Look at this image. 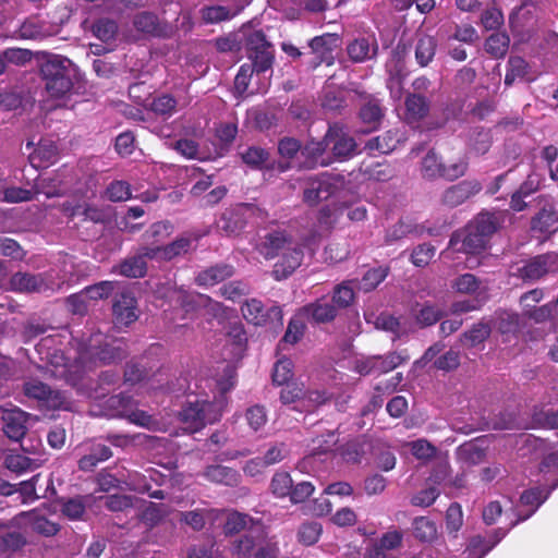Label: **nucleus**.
I'll return each instance as SVG.
<instances>
[{
  "mask_svg": "<svg viewBox=\"0 0 558 558\" xmlns=\"http://www.w3.org/2000/svg\"><path fill=\"white\" fill-rule=\"evenodd\" d=\"M129 355L124 341L101 333L93 335L78 349L77 356L72 364L59 351L48 354L47 364L54 366V376H61L72 386L78 385L87 372L97 367L118 364Z\"/></svg>",
  "mask_w": 558,
  "mask_h": 558,
  "instance_id": "f257e3e1",
  "label": "nucleus"
},
{
  "mask_svg": "<svg viewBox=\"0 0 558 558\" xmlns=\"http://www.w3.org/2000/svg\"><path fill=\"white\" fill-rule=\"evenodd\" d=\"M45 88L50 97L62 98L73 87L72 62L61 56H52L40 66Z\"/></svg>",
  "mask_w": 558,
  "mask_h": 558,
  "instance_id": "f03ea898",
  "label": "nucleus"
},
{
  "mask_svg": "<svg viewBox=\"0 0 558 558\" xmlns=\"http://www.w3.org/2000/svg\"><path fill=\"white\" fill-rule=\"evenodd\" d=\"M500 219L496 214L480 213L465 227L462 248L465 253H480L485 250L493 234L499 229Z\"/></svg>",
  "mask_w": 558,
  "mask_h": 558,
  "instance_id": "7ed1b4c3",
  "label": "nucleus"
},
{
  "mask_svg": "<svg viewBox=\"0 0 558 558\" xmlns=\"http://www.w3.org/2000/svg\"><path fill=\"white\" fill-rule=\"evenodd\" d=\"M222 416V403L207 400L187 402L179 412V418L191 434L203 429L207 424L218 422Z\"/></svg>",
  "mask_w": 558,
  "mask_h": 558,
  "instance_id": "20e7f679",
  "label": "nucleus"
},
{
  "mask_svg": "<svg viewBox=\"0 0 558 558\" xmlns=\"http://www.w3.org/2000/svg\"><path fill=\"white\" fill-rule=\"evenodd\" d=\"M23 393L28 399L35 400L38 407L46 410H70L71 401L65 392L52 389L37 378H29L23 383Z\"/></svg>",
  "mask_w": 558,
  "mask_h": 558,
  "instance_id": "39448f33",
  "label": "nucleus"
},
{
  "mask_svg": "<svg viewBox=\"0 0 558 558\" xmlns=\"http://www.w3.org/2000/svg\"><path fill=\"white\" fill-rule=\"evenodd\" d=\"M244 47L247 58L254 64L256 73L270 70L275 60V49L262 29L245 35Z\"/></svg>",
  "mask_w": 558,
  "mask_h": 558,
  "instance_id": "423d86ee",
  "label": "nucleus"
},
{
  "mask_svg": "<svg viewBox=\"0 0 558 558\" xmlns=\"http://www.w3.org/2000/svg\"><path fill=\"white\" fill-rule=\"evenodd\" d=\"M262 214L263 210L254 204H236L221 214L217 221V228L228 236L239 235L245 229L248 218Z\"/></svg>",
  "mask_w": 558,
  "mask_h": 558,
  "instance_id": "0eeeda50",
  "label": "nucleus"
},
{
  "mask_svg": "<svg viewBox=\"0 0 558 558\" xmlns=\"http://www.w3.org/2000/svg\"><path fill=\"white\" fill-rule=\"evenodd\" d=\"M241 311L243 317L255 326H282L283 314L278 305L266 308L260 300L250 299L242 305Z\"/></svg>",
  "mask_w": 558,
  "mask_h": 558,
  "instance_id": "6e6552de",
  "label": "nucleus"
},
{
  "mask_svg": "<svg viewBox=\"0 0 558 558\" xmlns=\"http://www.w3.org/2000/svg\"><path fill=\"white\" fill-rule=\"evenodd\" d=\"M325 138L327 147H330L333 158L338 161L349 160L356 154L357 144L354 137L339 123L329 125Z\"/></svg>",
  "mask_w": 558,
  "mask_h": 558,
  "instance_id": "1a4fd4ad",
  "label": "nucleus"
},
{
  "mask_svg": "<svg viewBox=\"0 0 558 558\" xmlns=\"http://www.w3.org/2000/svg\"><path fill=\"white\" fill-rule=\"evenodd\" d=\"M555 272H558V254L554 252L537 255L518 269L519 277L525 281H535Z\"/></svg>",
  "mask_w": 558,
  "mask_h": 558,
  "instance_id": "9d476101",
  "label": "nucleus"
},
{
  "mask_svg": "<svg viewBox=\"0 0 558 558\" xmlns=\"http://www.w3.org/2000/svg\"><path fill=\"white\" fill-rule=\"evenodd\" d=\"M340 36L333 33H325L312 38L308 43V47L314 54L312 61L313 68H317L323 63L326 65L333 64V51L340 46Z\"/></svg>",
  "mask_w": 558,
  "mask_h": 558,
  "instance_id": "9b49d317",
  "label": "nucleus"
},
{
  "mask_svg": "<svg viewBox=\"0 0 558 558\" xmlns=\"http://www.w3.org/2000/svg\"><path fill=\"white\" fill-rule=\"evenodd\" d=\"M112 315L114 324L120 327H128L138 319L137 301L133 292L124 290L114 295Z\"/></svg>",
  "mask_w": 558,
  "mask_h": 558,
  "instance_id": "f8f14e48",
  "label": "nucleus"
},
{
  "mask_svg": "<svg viewBox=\"0 0 558 558\" xmlns=\"http://www.w3.org/2000/svg\"><path fill=\"white\" fill-rule=\"evenodd\" d=\"M134 28L143 34L158 38H171L174 35V28L166 21L148 11L138 12L133 17Z\"/></svg>",
  "mask_w": 558,
  "mask_h": 558,
  "instance_id": "ddd939ff",
  "label": "nucleus"
},
{
  "mask_svg": "<svg viewBox=\"0 0 558 558\" xmlns=\"http://www.w3.org/2000/svg\"><path fill=\"white\" fill-rule=\"evenodd\" d=\"M279 256L271 271L272 277L278 281L287 279L301 266L304 258L303 245L295 241Z\"/></svg>",
  "mask_w": 558,
  "mask_h": 558,
  "instance_id": "4468645a",
  "label": "nucleus"
},
{
  "mask_svg": "<svg viewBox=\"0 0 558 558\" xmlns=\"http://www.w3.org/2000/svg\"><path fill=\"white\" fill-rule=\"evenodd\" d=\"M295 242L290 232L283 229H276L267 232L259 244V253L266 259H274Z\"/></svg>",
  "mask_w": 558,
  "mask_h": 558,
  "instance_id": "2eb2a0df",
  "label": "nucleus"
},
{
  "mask_svg": "<svg viewBox=\"0 0 558 558\" xmlns=\"http://www.w3.org/2000/svg\"><path fill=\"white\" fill-rule=\"evenodd\" d=\"M300 312L314 324L332 323L339 314L337 306L326 295L304 305Z\"/></svg>",
  "mask_w": 558,
  "mask_h": 558,
  "instance_id": "dca6fc26",
  "label": "nucleus"
},
{
  "mask_svg": "<svg viewBox=\"0 0 558 558\" xmlns=\"http://www.w3.org/2000/svg\"><path fill=\"white\" fill-rule=\"evenodd\" d=\"M325 136L320 141L311 140L303 146L301 145L302 161L299 163L300 169L312 170L317 167H327L331 163L330 158H325L327 150Z\"/></svg>",
  "mask_w": 558,
  "mask_h": 558,
  "instance_id": "f3484780",
  "label": "nucleus"
},
{
  "mask_svg": "<svg viewBox=\"0 0 558 558\" xmlns=\"http://www.w3.org/2000/svg\"><path fill=\"white\" fill-rule=\"evenodd\" d=\"M65 170H57L48 177L38 178L34 183L35 195L44 194L47 198L62 197L66 194Z\"/></svg>",
  "mask_w": 558,
  "mask_h": 558,
  "instance_id": "a211bd4d",
  "label": "nucleus"
},
{
  "mask_svg": "<svg viewBox=\"0 0 558 558\" xmlns=\"http://www.w3.org/2000/svg\"><path fill=\"white\" fill-rule=\"evenodd\" d=\"M347 52L353 62L361 63L377 56L378 43L374 36L355 38L347 46Z\"/></svg>",
  "mask_w": 558,
  "mask_h": 558,
  "instance_id": "6ab92c4d",
  "label": "nucleus"
},
{
  "mask_svg": "<svg viewBox=\"0 0 558 558\" xmlns=\"http://www.w3.org/2000/svg\"><path fill=\"white\" fill-rule=\"evenodd\" d=\"M12 290L17 292H45L48 286L43 274L15 272L10 278Z\"/></svg>",
  "mask_w": 558,
  "mask_h": 558,
  "instance_id": "aec40b11",
  "label": "nucleus"
},
{
  "mask_svg": "<svg viewBox=\"0 0 558 558\" xmlns=\"http://www.w3.org/2000/svg\"><path fill=\"white\" fill-rule=\"evenodd\" d=\"M234 274L233 266L229 264H216L197 274L195 282L201 287H213L231 278Z\"/></svg>",
  "mask_w": 558,
  "mask_h": 558,
  "instance_id": "412c9836",
  "label": "nucleus"
},
{
  "mask_svg": "<svg viewBox=\"0 0 558 558\" xmlns=\"http://www.w3.org/2000/svg\"><path fill=\"white\" fill-rule=\"evenodd\" d=\"M405 121L409 124L417 123L427 117L429 101L418 93H410L404 99Z\"/></svg>",
  "mask_w": 558,
  "mask_h": 558,
  "instance_id": "4be33fe9",
  "label": "nucleus"
},
{
  "mask_svg": "<svg viewBox=\"0 0 558 558\" xmlns=\"http://www.w3.org/2000/svg\"><path fill=\"white\" fill-rule=\"evenodd\" d=\"M531 229L539 233H553L558 229V213L546 203L531 220Z\"/></svg>",
  "mask_w": 558,
  "mask_h": 558,
  "instance_id": "5701e85b",
  "label": "nucleus"
},
{
  "mask_svg": "<svg viewBox=\"0 0 558 558\" xmlns=\"http://www.w3.org/2000/svg\"><path fill=\"white\" fill-rule=\"evenodd\" d=\"M112 457V450L109 446L93 442L88 447V452L81 457L77 462L78 469L84 472L93 471L98 463L109 460Z\"/></svg>",
  "mask_w": 558,
  "mask_h": 558,
  "instance_id": "b1692460",
  "label": "nucleus"
},
{
  "mask_svg": "<svg viewBox=\"0 0 558 558\" xmlns=\"http://www.w3.org/2000/svg\"><path fill=\"white\" fill-rule=\"evenodd\" d=\"M3 432L14 441H20L26 434V417L25 413L21 410L7 412L3 417Z\"/></svg>",
  "mask_w": 558,
  "mask_h": 558,
  "instance_id": "393cba45",
  "label": "nucleus"
},
{
  "mask_svg": "<svg viewBox=\"0 0 558 558\" xmlns=\"http://www.w3.org/2000/svg\"><path fill=\"white\" fill-rule=\"evenodd\" d=\"M204 476L213 483L230 487L238 486L241 478V475L236 470L221 464L207 466L205 469Z\"/></svg>",
  "mask_w": 558,
  "mask_h": 558,
  "instance_id": "a878e982",
  "label": "nucleus"
},
{
  "mask_svg": "<svg viewBox=\"0 0 558 558\" xmlns=\"http://www.w3.org/2000/svg\"><path fill=\"white\" fill-rule=\"evenodd\" d=\"M359 117L361 121L367 125V130L365 132L377 130L384 118V109L380 101L375 97H369L368 100L360 108Z\"/></svg>",
  "mask_w": 558,
  "mask_h": 558,
  "instance_id": "bb28decb",
  "label": "nucleus"
},
{
  "mask_svg": "<svg viewBox=\"0 0 558 558\" xmlns=\"http://www.w3.org/2000/svg\"><path fill=\"white\" fill-rule=\"evenodd\" d=\"M372 449V444L365 436H359L340 447V456L345 462L360 463L362 458Z\"/></svg>",
  "mask_w": 558,
  "mask_h": 558,
  "instance_id": "cd10ccee",
  "label": "nucleus"
},
{
  "mask_svg": "<svg viewBox=\"0 0 558 558\" xmlns=\"http://www.w3.org/2000/svg\"><path fill=\"white\" fill-rule=\"evenodd\" d=\"M146 109L163 120H168L178 111L177 98L168 93H161L147 104Z\"/></svg>",
  "mask_w": 558,
  "mask_h": 558,
  "instance_id": "c85d7f7f",
  "label": "nucleus"
},
{
  "mask_svg": "<svg viewBox=\"0 0 558 558\" xmlns=\"http://www.w3.org/2000/svg\"><path fill=\"white\" fill-rule=\"evenodd\" d=\"M26 544V535L21 531L0 529V555L10 557L21 550Z\"/></svg>",
  "mask_w": 558,
  "mask_h": 558,
  "instance_id": "c756f323",
  "label": "nucleus"
},
{
  "mask_svg": "<svg viewBox=\"0 0 558 558\" xmlns=\"http://www.w3.org/2000/svg\"><path fill=\"white\" fill-rule=\"evenodd\" d=\"M399 143V132L397 130H388L385 133L368 140L365 144V149L368 151L389 154L397 148Z\"/></svg>",
  "mask_w": 558,
  "mask_h": 558,
  "instance_id": "7c9ffc66",
  "label": "nucleus"
},
{
  "mask_svg": "<svg viewBox=\"0 0 558 558\" xmlns=\"http://www.w3.org/2000/svg\"><path fill=\"white\" fill-rule=\"evenodd\" d=\"M485 456V440L482 439L464 442L457 450L458 459L471 465L481 463Z\"/></svg>",
  "mask_w": 558,
  "mask_h": 558,
  "instance_id": "2f4dec72",
  "label": "nucleus"
},
{
  "mask_svg": "<svg viewBox=\"0 0 558 558\" xmlns=\"http://www.w3.org/2000/svg\"><path fill=\"white\" fill-rule=\"evenodd\" d=\"M240 158L250 169L263 171L270 161V153L260 146H250L240 153Z\"/></svg>",
  "mask_w": 558,
  "mask_h": 558,
  "instance_id": "473e14b6",
  "label": "nucleus"
},
{
  "mask_svg": "<svg viewBox=\"0 0 558 558\" xmlns=\"http://www.w3.org/2000/svg\"><path fill=\"white\" fill-rule=\"evenodd\" d=\"M241 9L226 5H205L199 13L205 24H218L230 21L240 13Z\"/></svg>",
  "mask_w": 558,
  "mask_h": 558,
  "instance_id": "72a5a7b5",
  "label": "nucleus"
},
{
  "mask_svg": "<svg viewBox=\"0 0 558 558\" xmlns=\"http://www.w3.org/2000/svg\"><path fill=\"white\" fill-rule=\"evenodd\" d=\"M437 43L433 36L418 33L415 44V60L420 66H427L434 59Z\"/></svg>",
  "mask_w": 558,
  "mask_h": 558,
  "instance_id": "f704fd0d",
  "label": "nucleus"
},
{
  "mask_svg": "<svg viewBox=\"0 0 558 558\" xmlns=\"http://www.w3.org/2000/svg\"><path fill=\"white\" fill-rule=\"evenodd\" d=\"M32 161L38 160L37 167H48L58 159V147L48 138H41L31 155Z\"/></svg>",
  "mask_w": 558,
  "mask_h": 558,
  "instance_id": "c9c22d12",
  "label": "nucleus"
},
{
  "mask_svg": "<svg viewBox=\"0 0 558 558\" xmlns=\"http://www.w3.org/2000/svg\"><path fill=\"white\" fill-rule=\"evenodd\" d=\"M352 283V280H344L333 287L329 300L337 306L338 312L350 307L354 303L355 292Z\"/></svg>",
  "mask_w": 558,
  "mask_h": 558,
  "instance_id": "e433bc0d",
  "label": "nucleus"
},
{
  "mask_svg": "<svg viewBox=\"0 0 558 558\" xmlns=\"http://www.w3.org/2000/svg\"><path fill=\"white\" fill-rule=\"evenodd\" d=\"M87 496L62 498L60 500L61 513L71 521L82 520L86 512Z\"/></svg>",
  "mask_w": 558,
  "mask_h": 558,
  "instance_id": "4c0bfd02",
  "label": "nucleus"
},
{
  "mask_svg": "<svg viewBox=\"0 0 558 558\" xmlns=\"http://www.w3.org/2000/svg\"><path fill=\"white\" fill-rule=\"evenodd\" d=\"M410 359L407 350L388 352L385 355H375L376 374H386L403 364Z\"/></svg>",
  "mask_w": 558,
  "mask_h": 558,
  "instance_id": "58836bf2",
  "label": "nucleus"
},
{
  "mask_svg": "<svg viewBox=\"0 0 558 558\" xmlns=\"http://www.w3.org/2000/svg\"><path fill=\"white\" fill-rule=\"evenodd\" d=\"M28 523L31 526V530L44 537H52L56 534L59 533L61 530V526L59 523L49 520L45 515L37 514V513H29L28 514Z\"/></svg>",
  "mask_w": 558,
  "mask_h": 558,
  "instance_id": "ea45409f",
  "label": "nucleus"
},
{
  "mask_svg": "<svg viewBox=\"0 0 558 558\" xmlns=\"http://www.w3.org/2000/svg\"><path fill=\"white\" fill-rule=\"evenodd\" d=\"M446 316V311L438 304L425 303L415 315L416 323L422 327H428L441 320Z\"/></svg>",
  "mask_w": 558,
  "mask_h": 558,
  "instance_id": "a19ab883",
  "label": "nucleus"
},
{
  "mask_svg": "<svg viewBox=\"0 0 558 558\" xmlns=\"http://www.w3.org/2000/svg\"><path fill=\"white\" fill-rule=\"evenodd\" d=\"M136 401L133 397L121 392L109 397L105 407L112 412L113 416L125 418Z\"/></svg>",
  "mask_w": 558,
  "mask_h": 558,
  "instance_id": "79ce46f5",
  "label": "nucleus"
},
{
  "mask_svg": "<svg viewBox=\"0 0 558 558\" xmlns=\"http://www.w3.org/2000/svg\"><path fill=\"white\" fill-rule=\"evenodd\" d=\"M118 272L128 278H143L147 274V262L136 254L123 259L118 265Z\"/></svg>",
  "mask_w": 558,
  "mask_h": 558,
  "instance_id": "37998d69",
  "label": "nucleus"
},
{
  "mask_svg": "<svg viewBox=\"0 0 558 558\" xmlns=\"http://www.w3.org/2000/svg\"><path fill=\"white\" fill-rule=\"evenodd\" d=\"M530 71L529 63L521 57H510L508 60L505 84L511 86L517 80L526 78Z\"/></svg>",
  "mask_w": 558,
  "mask_h": 558,
  "instance_id": "c03bdc74",
  "label": "nucleus"
},
{
  "mask_svg": "<svg viewBox=\"0 0 558 558\" xmlns=\"http://www.w3.org/2000/svg\"><path fill=\"white\" fill-rule=\"evenodd\" d=\"M534 0H521V5L517 8L509 16V23L512 32H521L525 26V21L533 14Z\"/></svg>",
  "mask_w": 558,
  "mask_h": 558,
  "instance_id": "a18cd8bd",
  "label": "nucleus"
},
{
  "mask_svg": "<svg viewBox=\"0 0 558 558\" xmlns=\"http://www.w3.org/2000/svg\"><path fill=\"white\" fill-rule=\"evenodd\" d=\"M422 232L423 227H418L411 223L410 221L400 219L396 225H393L390 229L387 230L385 235V242L391 244L392 242L403 239L409 234H421Z\"/></svg>",
  "mask_w": 558,
  "mask_h": 558,
  "instance_id": "49530a36",
  "label": "nucleus"
},
{
  "mask_svg": "<svg viewBox=\"0 0 558 558\" xmlns=\"http://www.w3.org/2000/svg\"><path fill=\"white\" fill-rule=\"evenodd\" d=\"M446 167L434 150H429L422 160L424 178L436 179L445 177Z\"/></svg>",
  "mask_w": 558,
  "mask_h": 558,
  "instance_id": "de8ad7c7",
  "label": "nucleus"
},
{
  "mask_svg": "<svg viewBox=\"0 0 558 558\" xmlns=\"http://www.w3.org/2000/svg\"><path fill=\"white\" fill-rule=\"evenodd\" d=\"M509 36L504 32L493 33L485 43V50L494 58H502L509 48Z\"/></svg>",
  "mask_w": 558,
  "mask_h": 558,
  "instance_id": "09e8293b",
  "label": "nucleus"
},
{
  "mask_svg": "<svg viewBox=\"0 0 558 558\" xmlns=\"http://www.w3.org/2000/svg\"><path fill=\"white\" fill-rule=\"evenodd\" d=\"M93 34L104 43L113 40L118 34V24L114 20L101 17L95 21L92 27Z\"/></svg>",
  "mask_w": 558,
  "mask_h": 558,
  "instance_id": "8fccbe9b",
  "label": "nucleus"
},
{
  "mask_svg": "<svg viewBox=\"0 0 558 558\" xmlns=\"http://www.w3.org/2000/svg\"><path fill=\"white\" fill-rule=\"evenodd\" d=\"M105 197L112 203L130 199L132 197L130 183L123 180H113L106 187Z\"/></svg>",
  "mask_w": 558,
  "mask_h": 558,
  "instance_id": "3c124183",
  "label": "nucleus"
},
{
  "mask_svg": "<svg viewBox=\"0 0 558 558\" xmlns=\"http://www.w3.org/2000/svg\"><path fill=\"white\" fill-rule=\"evenodd\" d=\"M362 173L369 180L387 182L393 177V169L390 165L384 162H374L361 166Z\"/></svg>",
  "mask_w": 558,
  "mask_h": 558,
  "instance_id": "603ef678",
  "label": "nucleus"
},
{
  "mask_svg": "<svg viewBox=\"0 0 558 558\" xmlns=\"http://www.w3.org/2000/svg\"><path fill=\"white\" fill-rule=\"evenodd\" d=\"M172 230L173 226L170 221H157L145 231L143 239L146 243L156 244L168 238Z\"/></svg>",
  "mask_w": 558,
  "mask_h": 558,
  "instance_id": "864d4df0",
  "label": "nucleus"
},
{
  "mask_svg": "<svg viewBox=\"0 0 558 558\" xmlns=\"http://www.w3.org/2000/svg\"><path fill=\"white\" fill-rule=\"evenodd\" d=\"M292 477L288 472H276L270 481V492L277 498L288 497L292 488Z\"/></svg>",
  "mask_w": 558,
  "mask_h": 558,
  "instance_id": "5fc2aeb1",
  "label": "nucleus"
},
{
  "mask_svg": "<svg viewBox=\"0 0 558 558\" xmlns=\"http://www.w3.org/2000/svg\"><path fill=\"white\" fill-rule=\"evenodd\" d=\"M256 550V538L251 534H243L232 543V555L236 558H252Z\"/></svg>",
  "mask_w": 558,
  "mask_h": 558,
  "instance_id": "6e6d98bb",
  "label": "nucleus"
},
{
  "mask_svg": "<svg viewBox=\"0 0 558 558\" xmlns=\"http://www.w3.org/2000/svg\"><path fill=\"white\" fill-rule=\"evenodd\" d=\"M486 293L465 295L456 293V314L478 310L486 301Z\"/></svg>",
  "mask_w": 558,
  "mask_h": 558,
  "instance_id": "4d7b16f0",
  "label": "nucleus"
},
{
  "mask_svg": "<svg viewBox=\"0 0 558 558\" xmlns=\"http://www.w3.org/2000/svg\"><path fill=\"white\" fill-rule=\"evenodd\" d=\"M388 276V268L386 267H376L368 269L362 277L360 282V288L369 292L376 289Z\"/></svg>",
  "mask_w": 558,
  "mask_h": 558,
  "instance_id": "13d9d810",
  "label": "nucleus"
},
{
  "mask_svg": "<svg viewBox=\"0 0 558 558\" xmlns=\"http://www.w3.org/2000/svg\"><path fill=\"white\" fill-rule=\"evenodd\" d=\"M496 327L502 335H514L521 329L520 316L512 312H501L498 315Z\"/></svg>",
  "mask_w": 558,
  "mask_h": 558,
  "instance_id": "bf43d9fd",
  "label": "nucleus"
},
{
  "mask_svg": "<svg viewBox=\"0 0 558 558\" xmlns=\"http://www.w3.org/2000/svg\"><path fill=\"white\" fill-rule=\"evenodd\" d=\"M130 423L154 430L158 426V421L144 410L137 409V402L134 403L128 416L125 417Z\"/></svg>",
  "mask_w": 558,
  "mask_h": 558,
  "instance_id": "052dcab7",
  "label": "nucleus"
},
{
  "mask_svg": "<svg viewBox=\"0 0 558 558\" xmlns=\"http://www.w3.org/2000/svg\"><path fill=\"white\" fill-rule=\"evenodd\" d=\"M374 324L377 329L393 333V340L401 338L404 333L401 329L400 319L386 312L380 313Z\"/></svg>",
  "mask_w": 558,
  "mask_h": 558,
  "instance_id": "680f3d73",
  "label": "nucleus"
},
{
  "mask_svg": "<svg viewBox=\"0 0 558 558\" xmlns=\"http://www.w3.org/2000/svg\"><path fill=\"white\" fill-rule=\"evenodd\" d=\"M245 420L251 429L254 432L260 430L267 423V410L262 404H254L246 409Z\"/></svg>",
  "mask_w": 558,
  "mask_h": 558,
  "instance_id": "e2e57ef3",
  "label": "nucleus"
},
{
  "mask_svg": "<svg viewBox=\"0 0 558 558\" xmlns=\"http://www.w3.org/2000/svg\"><path fill=\"white\" fill-rule=\"evenodd\" d=\"M293 377V362L290 359H280L276 362L272 371V383L283 386L290 383Z\"/></svg>",
  "mask_w": 558,
  "mask_h": 558,
  "instance_id": "0e129e2a",
  "label": "nucleus"
},
{
  "mask_svg": "<svg viewBox=\"0 0 558 558\" xmlns=\"http://www.w3.org/2000/svg\"><path fill=\"white\" fill-rule=\"evenodd\" d=\"M301 141L295 137L284 136L278 141L277 150L281 159L293 160L301 155Z\"/></svg>",
  "mask_w": 558,
  "mask_h": 558,
  "instance_id": "69168bd1",
  "label": "nucleus"
},
{
  "mask_svg": "<svg viewBox=\"0 0 558 558\" xmlns=\"http://www.w3.org/2000/svg\"><path fill=\"white\" fill-rule=\"evenodd\" d=\"M322 524L318 522H305L298 531V539L305 546L314 545L322 534Z\"/></svg>",
  "mask_w": 558,
  "mask_h": 558,
  "instance_id": "338daca9",
  "label": "nucleus"
},
{
  "mask_svg": "<svg viewBox=\"0 0 558 558\" xmlns=\"http://www.w3.org/2000/svg\"><path fill=\"white\" fill-rule=\"evenodd\" d=\"M436 525L425 517L415 518L413 521V533L422 542L432 541L436 536Z\"/></svg>",
  "mask_w": 558,
  "mask_h": 558,
  "instance_id": "774afa93",
  "label": "nucleus"
}]
</instances>
